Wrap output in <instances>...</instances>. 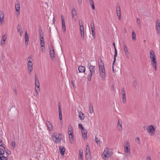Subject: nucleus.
Listing matches in <instances>:
<instances>
[{
	"label": "nucleus",
	"instance_id": "nucleus-63",
	"mask_svg": "<svg viewBox=\"0 0 160 160\" xmlns=\"http://www.w3.org/2000/svg\"><path fill=\"white\" fill-rule=\"evenodd\" d=\"M39 33H43L41 28H39Z\"/></svg>",
	"mask_w": 160,
	"mask_h": 160
},
{
	"label": "nucleus",
	"instance_id": "nucleus-24",
	"mask_svg": "<svg viewBox=\"0 0 160 160\" xmlns=\"http://www.w3.org/2000/svg\"><path fill=\"white\" fill-rule=\"evenodd\" d=\"M78 159L79 160H83V152L80 150L79 151Z\"/></svg>",
	"mask_w": 160,
	"mask_h": 160
},
{
	"label": "nucleus",
	"instance_id": "nucleus-53",
	"mask_svg": "<svg viewBox=\"0 0 160 160\" xmlns=\"http://www.w3.org/2000/svg\"><path fill=\"white\" fill-rule=\"evenodd\" d=\"M41 51L42 52H44L45 51V47H42L41 48Z\"/></svg>",
	"mask_w": 160,
	"mask_h": 160
},
{
	"label": "nucleus",
	"instance_id": "nucleus-56",
	"mask_svg": "<svg viewBox=\"0 0 160 160\" xmlns=\"http://www.w3.org/2000/svg\"><path fill=\"white\" fill-rule=\"evenodd\" d=\"M41 46V47H45V43L43 42L42 43H40Z\"/></svg>",
	"mask_w": 160,
	"mask_h": 160
},
{
	"label": "nucleus",
	"instance_id": "nucleus-54",
	"mask_svg": "<svg viewBox=\"0 0 160 160\" xmlns=\"http://www.w3.org/2000/svg\"><path fill=\"white\" fill-rule=\"evenodd\" d=\"M29 58H31L30 57H29L28 58V63H32V61H31L30 60H28L29 59Z\"/></svg>",
	"mask_w": 160,
	"mask_h": 160
},
{
	"label": "nucleus",
	"instance_id": "nucleus-8",
	"mask_svg": "<svg viewBox=\"0 0 160 160\" xmlns=\"http://www.w3.org/2000/svg\"><path fill=\"white\" fill-rule=\"evenodd\" d=\"M72 18L76 21L77 19V12L74 8H72Z\"/></svg>",
	"mask_w": 160,
	"mask_h": 160
},
{
	"label": "nucleus",
	"instance_id": "nucleus-43",
	"mask_svg": "<svg viewBox=\"0 0 160 160\" xmlns=\"http://www.w3.org/2000/svg\"><path fill=\"white\" fill-rule=\"evenodd\" d=\"M4 145V144L3 143L2 140L0 139V146L4 147L3 145Z\"/></svg>",
	"mask_w": 160,
	"mask_h": 160
},
{
	"label": "nucleus",
	"instance_id": "nucleus-40",
	"mask_svg": "<svg viewBox=\"0 0 160 160\" xmlns=\"http://www.w3.org/2000/svg\"><path fill=\"white\" fill-rule=\"evenodd\" d=\"M92 34L94 39L95 37V31H92Z\"/></svg>",
	"mask_w": 160,
	"mask_h": 160
},
{
	"label": "nucleus",
	"instance_id": "nucleus-19",
	"mask_svg": "<svg viewBox=\"0 0 160 160\" xmlns=\"http://www.w3.org/2000/svg\"><path fill=\"white\" fill-rule=\"evenodd\" d=\"M25 44L26 45H27L28 44V41H29V36L28 34L27 31L25 32Z\"/></svg>",
	"mask_w": 160,
	"mask_h": 160
},
{
	"label": "nucleus",
	"instance_id": "nucleus-10",
	"mask_svg": "<svg viewBox=\"0 0 160 160\" xmlns=\"http://www.w3.org/2000/svg\"><path fill=\"white\" fill-rule=\"evenodd\" d=\"M147 132L150 133H152L154 132L155 130L154 127L152 125L149 126L147 128Z\"/></svg>",
	"mask_w": 160,
	"mask_h": 160
},
{
	"label": "nucleus",
	"instance_id": "nucleus-9",
	"mask_svg": "<svg viewBox=\"0 0 160 160\" xmlns=\"http://www.w3.org/2000/svg\"><path fill=\"white\" fill-rule=\"evenodd\" d=\"M50 54L51 58L54 57V50L53 47L52 45H51L50 48Z\"/></svg>",
	"mask_w": 160,
	"mask_h": 160
},
{
	"label": "nucleus",
	"instance_id": "nucleus-2",
	"mask_svg": "<svg viewBox=\"0 0 160 160\" xmlns=\"http://www.w3.org/2000/svg\"><path fill=\"white\" fill-rule=\"evenodd\" d=\"M88 67L89 68L90 73L87 76V78L88 80L90 81L91 80L92 76L95 73L96 68L95 66L91 65L89 63L88 64Z\"/></svg>",
	"mask_w": 160,
	"mask_h": 160
},
{
	"label": "nucleus",
	"instance_id": "nucleus-21",
	"mask_svg": "<svg viewBox=\"0 0 160 160\" xmlns=\"http://www.w3.org/2000/svg\"><path fill=\"white\" fill-rule=\"evenodd\" d=\"M7 38V36L6 34H4L2 36V39L1 42V44H4L6 42Z\"/></svg>",
	"mask_w": 160,
	"mask_h": 160
},
{
	"label": "nucleus",
	"instance_id": "nucleus-33",
	"mask_svg": "<svg viewBox=\"0 0 160 160\" xmlns=\"http://www.w3.org/2000/svg\"><path fill=\"white\" fill-rule=\"evenodd\" d=\"M94 140L98 145L99 144V146L100 145V143L101 142L96 137H95Z\"/></svg>",
	"mask_w": 160,
	"mask_h": 160
},
{
	"label": "nucleus",
	"instance_id": "nucleus-12",
	"mask_svg": "<svg viewBox=\"0 0 160 160\" xmlns=\"http://www.w3.org/2000/svg\"><path fill=\"white\" fill-rule=\"evenodd\" d=\"M4 14L2 11H0V22L1 24L4 22Z\"/></svg>",
	"mask_w": 160,
	"mask_h": 160
},
{
	"label": "nucleus",
	"instance_id": "nucleus-29",
	"mask_svg": "<svg viewBox=\"0 0 160 160\" xmlns=\"http://www.w3.org/2000/svg\"><path fill=\"white\" fill-rule=\"evenodd\" d=\"M73 132V129L71 125H69L68 128V132Z\"/></svg>",
	"mask_w": 160,
	"mask_h": 160
},
{
	"label": "nucleus",
	"instance_id": "nucleus-49",
	"mask_svg": "<svg viewBox=\"0 0 160 160\" xmlns=\"http://www.w3.org/2000/svg\"><path fill=\"white\" fill-rule=\"evenodd\" d=\"M133 85L135 87H136V86L137 85V82L135 80H134L133 81Z\"/></svg>",
	"mask_w": 160,
	"mask_h": 160
},
{
	"label": "nucleus",
	"instance_id": "nucleus-1",
	"mask_svg": "<svg viewBox=\"0 0 160 160\" xmlns=\"http://www.w3.org/2000/svg\"><path fill=\"white\" fill-rule=\"evenodd\" d=\"M99 73L101 78L102 80H104L105 78V69L104 63L102 61L99 62Z\"/></svg>",
	"mask_w": 160,
	"mask_h": 160
},
{
	"label": "nucleus",
	"instance_id": "nucleus-58",
	"mask_svg": "<svg viewBox=\"0 0 160 160\" xmlns=\"http://www.w3.org/2000/svg\"><path fill=\"white\" fill-rule=\"evenodd\" d=\"M72 84L73 86V87L74 88H75V84L74 82L72 81Z\"/></svg>",
	"mask_w": 160,
	"mask_h": 160
},
{
	"label": "nucleus",
	"instance_id": "nucleus-48",
	"mask_svg": "<svg viewBox=\"0 0 160 160\" xmlns=\"http://www.w3.org/2000/svg\"><path fill=\"white\" fill-rule=\"evenodd\" d=\"M17 32H19L20 31V25H18V26L17 27Z\"/></svg>",
	"mask_w": 160,
	"mask_h": 160
},
{
	"label": "nucleus",
	"instance_id": "nucleus-57",
	"mask_svg": "<svg viewBox=\"0 0 160 160\" xmlns=\"http://www.w3.org/2000/svg\"><path fill=\"white\" fill-rule=\"evenodd\" d=\"M94 22L93 21H91V26H94Z\"/></svg>",
	"mask_w": 160,
	"mask_h": 160
},
{
	"label": "nucleus",
	"instance_id": "nucleus-22",
	"mask_svg": "<svg viewBox=\"0 0 160 160\" xmlns=\"http://www.w3.org/2000/svg\"><path fill=\"white\" fill-rule=\"evenodd\" d=\"M122 122H120L119 120L118 121L117 127L118 128V130L120 131H122Z\"/></svg>",
	"mask_w": 160,
	"mask_h": 160
},
{
	"label": "nucleus",
	"instance_id": "nucleus-27",
	"mask_svg": "<svg viewBox=\"0 0 160 160\" xmlns=\"http://www.w3.org/2000/svg\"><path fill=\"white\" fill-rule=\"evenodd\" d=\"M62 29L64 31H66V26L65 24V21L62 20Z\"/></svg>",
	"mask_w": 160,
	"mask_h": 160
},
{
	"label": "nucleus",
	"instance_id": "nucleus-13",
	"mask_svg": "<svg viewBox=\"0 0 160 160\" xmlns=\"http://www.w3.org/2000/svg\"><path fill=\"white\" fill-rule=\"evenodd\" d=\"M78 70L79 72H83L85 74H86V73L85 72L86 70L85 67L82 66H79L78 68Z\"/></svg>",
	"mask_w": 160,
	"mask_h": 160
},
{
	"label": "nucleus",
	"instance_id": "nucleus-46",
	"mask_svg": "<svg viewBox=\"0 0 160 160\" xmlns=\"http://www.w3.org/2000/svg\"><path fill=\"white\" fill-rule=\"evenodd\" d=\"M80 34L81 35V38L82 39H84V33L80 32Z\"/></svg>",
	"mask_w": 160,
	"mask_h": 160
},
{
	"label": "nucleus",
	"instance_id": "nucleus-47",
	"mask_svg": "<svg viewBox=\"0 0 160 160\" xmlns=\"http://www.w3.org/2000/svg\"><path fill=\"white\" fill-rule=\"evenodd\" d=\"M90 112L91 114H92L93 112V108H90Z\"/></svg>",
	"mask_w": 160,
	"mask_h": 160
},
{
	"label": "nucleus",
	"instance_id": "nucleus-31",
	"mask_svg": "<svg viewBox=\"0 0 160 160\" xmlns=\"http://www.w3.org/2000/svg\"><path fill=\"white\" fill-rule=\"evenodd\" d=\"M78 112L79 117V118H80V119L81 120L84 119L85 118V117L84 116H83V117L82 116V112L81 111L79 112L78 111Z\"/></svg>",
	"mask_w": 160,
	"mask_h": 160
},
{
	"label": "nucleus",
	"instance_id": "nucleus-11",
	"mask_svg": "<svg viewBox=\"0 0 160 160\" xmlns=\"http://www.w3.org/2000/svg\"><path fill=\"white\" fill-rule=\"evenodd\" d=\"M35 92H36L37 94H38L39 92L40 91V83L39 82H35Z\"/></svg>",
	"mask_w": 160,
	"mask_h": 160
},
{
	"label": "nucleus",
	"instance_id": "nucleus-45",
	"mask_svg": "<svg viewBox=\"0 0 160 160\" xmlns=\"http://www.w3.org/2000/svg\"><path fill=\"white\" fill-rule=\"evenodd\" d=\"M39 82V81L38 79V77L37 76V75L36 74L35 76V82Z\"/></svg>",
	"mask_w": 160,
	"mask_h": 160
},
{
	"label": "nucleus",
	"instance_id": "nucleus-50",
	"mask_svg": "<svg viewBox=\"0 0 160 160\" xmlns=\"http://www.w3.org/2000/svg\"><path fill=\"white\" fill-rule=\"evenodd\" d=\"M136 21L137 23L139 24H141V21L140 19L138 18H137L136 19Z\"/></svg>",
	"mask_w": 160,
	"mask_h": 160
},
{
	"label": "nucleus",
	"instance_id": "nucleus-44",
	"mask_svg": "<svg viewBox=\"0 0 160 160\" xmlns=\"http://www.w3.org/2000/svg\"><path fill=\"white\" fill-rule=\"evenodd\" d=\"M11 145L14 148L15 147V142L14 141L12 142H11Z\"/></svg>",
	"mask_w": 160,
	"mask_h": 160
},
{
	"label": "nucleus",
	"instance_id": "nucleus-32",
	"mask_svg": "<svg viewBox=\"0 0 160 160\" xmlns=\"http://www.w3.org/2000/svg\"><path fill=\"white\" fill-rule=\"evenodd\" d=\"M132 39L133 40H136V34L134 32V31H133V32L132 33Z\"/></svg>",
	"mask_w": 160,
	"mask_h": 160
},
{
	"label": "nucleus",
	"instance_id": "nucleus-62",
	"mask_svg": "<svg viewBox=\"0 0 160 160\" xmlns=\"http://www.w3.org/2000/svg\"><path fill=\"white\" fill-rule=\"evenodd\" d=\"M39 34L40 37L43 36V33H39Z\"/></svg>",
	"mask_w": 160,
	"mask_h": 160
},
{
	"label": "nucleus",
	"instance_id": "nucleus-23",
	"mask_svg": "<svg viewBox=\"0 0 160 160\" xmlns=\"http://www.w3.org/2000/svg\"><path fill=\"white\" fill-rule=\"evenodd\" d=\"M58 111H59V118L60 120L62 119V111L61 108V106L60 103L58 105Z\"/></svg>",
	"mask_w": 160,
	"mask_h": 160
},
{
	"label": "nucleus",
	"instance_id": "nucleus-5",
	"mask_svg": "<svg viewBox=\"0 0 160 160\" xmlns=\"http://www.w3.org/2000/svg\"><path fill=\"white\" fill-rule=\"evenodd\" d=\"M130 147L129 143L128 141H126L124 142V152L125 153L127 157L129 155L130 153Z\"/></svg>",
	"mask_w": 160,
	"mask_h": 160
},
{
	"label": "nucleus",
	"instance_id": "nucleus-15",
	"mask_svg": "<svg viewBox=\"0 0 160 160\" xmlns=\"http://www.w3.org/2000/svg\"><path fill=\"white\" fill-rule=\"evenodd\" d=\"M46 125L48 127V129L51 131L53 129V126L51 123L48 121L46 123Z\"/></svg>",
	"mask_w": 160,
	"mask_h": 160
},
{
	"label": "nucleus",
	"instance_id": "nucleus-16",
	"mask_svg": "<svg viewBox=\"0 0 160 160\" xmlns=\"http://www.w3.org/2000/svg\"><path fill=\"white\" fill-rule=\"evenodd\" d=\"M123 48H123L124 51L126 55V56L127 58H129V56H128L129 52H128V49L127 48V46L126 45L124 44Z\"/></svg>",
	"mask_w": 160,
	"mask_h": 160
},
{
	"label": "nucleus",
	"instance_id": "nucleus-26",
	"mask_svg": "<svg viewBox=\"0 0 160 160\" xmlns=\"http://www.w3.org/2000/svg\"><path fill=\"white\" fill-rule=\"evenodd\" d=\"M86 157L87 158H89L90 157V149L86 150Z\"/></svg>",
	"mask_w": 160,
	"mask_h": 160
},
{
	"label": "nucleus",
	"instance_id": "nucleus-41",
	"mask_svg": "<svg viewBox=\"0 0 160 160\" xmlns=\"http://www.w3.org/2000/svg\"><path fill=\"white\" fill-rule=\"evenodd\" d=\"M135 141L138 144H140V140L139 137H137L135 138Z\"/></svg>",
	"mask_w": 160,
	"mask_h": 160
},
{
	"label": "nucleus",
	"instance_id": "nucleus-39",
	"mask_svg": "<svg viewBox=\"0 0 160 160\" xmlns=\"http://www.w3.org/2000/svg\"><path fill=\"white\" fill-rule=\"evenodd\" d=\"M32 70V67H28V70L29 72V73L31 74V72Z\"/></svg>",
	"mask_w": 160,
	"mask_h": 160
},
{
	"label": "nucleus",
	"instance_id": "nucleus-42",
	"mask_svg": "<svg viewBox=\"0 0 160 160\" xmlns=\"http://www.w3.org/2000/svg\"><path fill=\"white\" fill-rule=\"evenodd\" d=\"M160 21L159 19H157L156 21V26H160Z\"/></svg>",
	"mask_w": 160,
	"mask_h": 160
},
{
	"label": "nucleus",
	"instance_id": "nucleus-34",
	"mask_svg": "<svg viewBox=\"0 0 160 160\" xmlns=\"http://www.w3.org/2000/svg\"><path fill=\"white\" fill-rule=\"evenodd\" d=\"M156 30L157 31V33L158 34L160 33V26H156Z\"/></svg>",
	"mask_w": 160,
	"mask_h": 160
},
{
	"label": "nucleus",
	"instance_id": "nucleus-36",
	"mask_svg": "<svg viewBox=\"0 0 160 160\" xmlns=\"http://www.w3.org/2000/svg\"><path fill=\"white\" fill-rule=\"evenodd\" d=\"M79 25L80 26V32H84V27L82 25H81V24L80 23L79 24Z\"/></svg>",
	"mask_w": 160,
	"mask_h": 160
},
{
	"label": "nucleus",
	"instance_id": "nucleus-28",
	"mask_svg": "<svg viewBox=\"0 0 160 160\" xmlns=\"http://www.w3.org/2000/svg\"><path fill=\"white\" fill-rule=\"evenodd\" d=\"M3 148H4V152H6L7 154L9 155H10L11 154V151L8 150L7 148L5 147H4Z\"/></svg>",
	"mask_w": 160,
	"mask_h": 160
},
{
	"label": "nucleus",
	"instance_id": "nucleus-14",
	"mask_svg": "<svg viewBox=\"0 0 160 160\" xmlns=\"http://www.w3.org/2000/svg\"><path fill=\"white\" fill-rule=\"evenodd\" d=\"M60 152L61 155L62 156H64L65 154V148L62 146H60L59 147Z\"/></svg>",
	"mask_w": 160,
	"mask_h": 160
},
{
	"label": "nucleus",
	"instance_id": "nucleus-59",
	"mask_svg": "<svg viewBox=\"0 0 160 160\" xmlns=\"http://www.w3.org/2000/svg\"><path fill=\"white\" fill-rule=\"evenodd\" d=\"M91 28L92 31H95V30L94 26H91Z\"/></svg>",
	"mask_w": 160,
	"mask_h": 160
},
{
	"label": "nucleus",
	"instance_id": "nucleus-52",
	"mask_svg": "<svg viewBox=\"0 0 160 160\" xmlns=\"http://www.w3.org/2000/svg\"><path fill=\"white\" fill-rule=\"evenodd\" d=\"M28 67H32V63H28Z\"/></svg>",
	"mask_w": 160,
	"mask_h": 160
},
{
	"label": "nucleus",
	"instance_id": "nucleus-6",
	"mask_svg": "<svg viewBox=\"0 0 160 160\" xmlns=\"http://www.w3.org/2000/svg\"><path fill=\"white\" fill-rule=\"evenodd\" d=\"M58 135L57 134L55 135L54 134V135L52 136V138L53 141H54L55 143H57L60 142L63 138V136H62L61 135H60L59 134Z\"/></svg>",
	"mask_w": 160,
	"mask_h": 160
},
{
	"label": "nucleus",
	"instance_id": "nucleus-3",
	"mask_svg": "<svg viewBox=\"0 0 160 160\" xmlns=\"http://www.w3.org/2000/svg\"><path fill=\"white\" fill-rule=\"evenodd\" d=\"M112 149L106 148L105 149L102 155V157L103 159L105 160L106 157H110L112 154Z\"/></svg>",
	"mask_w": 160,
	"mask_h": 160
},
{
	"label": "nucleus",
	"instance_id": "nucleus-18",
	"mask_svg": "<svg viewBox=\"0 0 160 160\" xmlns=\"http://www.w3.org/2000/svg\"><path fill=\"white\" fill-rule=\"evenodd\" d=\"M116 12L118 18L120 20L121 18V10L119 6H118L116 8Z\"/></svg>",
	"mask_w": 160,
	"mask_h": 160
},
{
	"label": "nucleus",
	"instance_id": "nucleus-38",
	"mask_svg": "<svg viewBox=\"0 0 160 160\" xmlns=\"http://www.w3.org/2000/svg\"><path fill=\"white\" fill-rule=\"evenodd\" d=\"M117 56V51L116 48H115V53L114 56V59H116V57Z\"/></svg>",
	"mask_w": 160,
	"mask_h": 160
},
{
	"label": "nucleus",
	"instance_id": "nucleus-51",
	"mask_svg": "<svg viewBox=\"0 0 160 160\" xmlns=\"http://www.w3.org/2000/svg\"><path fill=\"white\" fill-rule=\"evenodd\" d=\"M122 94H125V90L124 88H123L122 89Z\"/></svg>",
	"mask_w": 160,
	"mask_h": 160
},
{
	"label": "nucleus",
	"instance_id": "nucleus-35",
	"mask_svg": "<svg viewBox=\"0 0 160 160\" xmlns=\"http://www.w3.org/2000/svg\"><path fill=\"white\" fill-rule=\"evenodd\" d=\"M122 95V101L124 103H125L126 102L125 94H123Z\"/></svg>",
	"mask_w": 160,
	"mask_h": 160
},
{
	"label": "nucleus",
	"instance_id": "nucleus-20",
	"mask_svg": "<svg viewBox=\"0 0 160 160\" xmlns=\"http://www.w3.org/2000/svg\"><path fill=\"white\" fill-rule=\"evenodd\" d=\"M82 136L83 139L85 140L87 139V131L86 130H85V131H82Z\"/></svg>",
	"mask_w": 160,
	"mask_h": 160
},
{
	"label": "nucleus",
	"instance_id": "nucleus-30",
	"mask_svg": "<svg viewBox=\"0 0 160 160\" xmlns=\"http://www.w3.org/2000/svg\"><path fill=\"white\" fill-rule=\"evenodd\" d=\"M69 140L70 142L72 143L74 140V135L69 136Z\"/></svg>",
	"mask_w": 160,
	"mask_h": 160
},
{
	"label": "nucleus",
	"instance_id": "nucleus-4",
	"mask_svg": "<svg viewBox=\"0 0 160 160\" xmlns=\"http://www.w3.org/2000/svg\"><path fill=\"white\" fill-rule=\"evenodd\" d=\"M150 58L152 62H153V66L155 70H156L157 62L155 53L153 50L150 51Z\"/></svg>",
	"mask_w": 160,
	"mask_h": 160
},
{
	"label": "nucleus",
	"instance_id": "nucleus-25",
	"mask_svg": "<svg viewBox=\"0 0 160 160\" xmlns=\"http://www.w3.org/2000/svg\"><path fill=\"white\" fill-rule=\"evenodd\" d=\"M89 1L90 4L92 7V9L93 10H94L95 9V7L94 6V2H93V0H89Z\"/></svg>",
	"mask_w": 160,
	"mask_h": 160
},
{
	"label": "nucleus",
	"instance_id": "nucleus-17",
	"mask_svg": "<svg viewBox=\"0 0 160 160\" xmlns=\"http://www.w3.org/2000/svg\"><path fill=\"white\" fill-rule=\"evenodd\" d=\"M15 9L16 11H19L20 9V4L18 0H16L15 2Z\"/></svg>",
	"mask_w": 160,
	"mask_h": 160
},
{
	"label": "nucleus",
	"instance_id": "nucleus-37",
	"mask_svg": "<svg viewBox=\"0 0 160 160\" xmlns=\"http://www.w3.org/2000/svg\"><path fill=\"white\" fill-rule=\"evenodd\" d=\"M78 127L79 128L81 129L82 131H85V130L84 129V128L81 123H79L78 125Z\"/></svg>",
	"mask_w": 160,
	"mask_h": 160
},
{
	"label": "nucleus",
	"instance_id": "nucleus-64",
	"mask_svg": "<svg viewBox=\"0 0 160 160\" xmlns=\"http://www.w3.org/2000/svg\"><path fill=\"white\" fill-rule=\"evenodd\" d=\"M40 40H44L43 36L40 37Z\"/></svg>",
	"mask_w": 160,
	"mask_h": 160
},
{
	"label": "nucleus",
	"instance_id": "nucleus-60",
	"mask_svg": "<svg viewBox=\"0 0 160 160\" xmlns=\"http://www.w3.org/2000/svg\"><path fill=\"white\" fill-rule=\"evenodd\" d=\"M146 160H151V157L149 156H148L147 157Z\"/></svg>",
	"mask_w": 160,
	"mask_h": 160
},
{
	"label": "nucleus",
	"instance_id": "nucleus-55",
	"mask_svg": "<svg viewBox=\"0 0 160 160\" xmlns=\"http://www.w3.org/2000/svg\"><path fill=\"white\" fill-rule=\"evenodd\" d=\"M69 136L73 135V132H68Z\"/></svg>",
	"mask_w": 160,
	"mask_h": 160
},
{
	"label": "nucleus",
	"instance_id": "nucleus-61",
	"mask_svg": "<svg viewBox=\"0 0 160 160\" xmlns=\"http://www.w3.org/2000/svg\"><path fill=\"white\" fill-rule=\"evenodd\" d=\"M78 3L80 5L82 3V0H78Z\"/></svg>",
	"mask_w": 160,
	"mask_h": 160
},
{
	"label": "nucleus",
	"instance_id": "nucleus-7",
	"mask_svg": "<svg viewBox=\"0 0 160 160\" xmlns=\"http://www.w3.org/2000/svg\"><path fill=\"white\" fill-rule=\"evenodd\" d=\"M4 153V150L0 148V160H8L7 158L4 156L3 155Z\"/></svg>",
	"mask_w": 160,
	"mask_h": 160
}]
</instances>
